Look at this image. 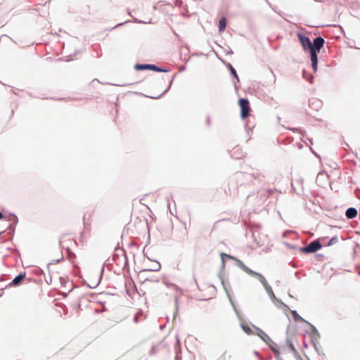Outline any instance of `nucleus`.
Returning <instances> with one entry per match:
<instances>
[{
	"label": "nucleus",
	"mask_w": 360,
	"mask_h": 360,
	"mask_svg": "<svg viewBox=\"0 0 360 360\" xmlns=\"http://www.w3.org/2000/svg\"><path fill=\"white\" fill-rule=\"evenodd\" d=\"M236 261L238 266L240 269H241L244 272L252 276L257 277L259 279V281L263 284V285L266 286L267 285V281L266 278L261 274L251 270L241 260L236 259Z\"/></svg>",
	"instance_id": "obj_1"
},
{
	"label": "nucleus",
	"mask_w": 360,
	"mask_h": 360,
	"mask_svg": "<svg viewBox=\"0 0 360 360\" xmlns=\"http://www.w3.org/2000/svg\"><path fill=\"white\" fill-rule=\"evenodd\" d=\"M238 105L240 108V116L242 119L246 118L249 115L250 110L249 101L246 98H240Z\"/></svg>",
	"instance_id": "obj_2"
},
{
	"label": "nucleus",
	"mask_w": 360,
	"mask_h": 360,
	"mask_svg": "<svg viewBox=\"0 0 360 360\" xmlns=\"http://www.w3.org/2000/svg\"><path fill=\"white\" fill-rule=\"evenodd\" d=\"M321 248V245L318 240L311 242L308 245L302 249V252L307 253L315 252Z\"/></svg>",
	"instance_id": "obj_3"
},
{
	"label": "nucleus",
	"mask_w": 360,
	"mask_h": 360,
	"mask_svg": "<svg viewBox=\"0 0 360 360\" xmlns=\"http://www.w3.org/2000/svg\"><path fill=\"white\" fill-rule=\"evenodd\" d=\"M297 36L302 44V46L304 50L309 49L310 46H311V41L309 39L308 37H306L305 35L302 34L300 32H298L297 34Z\"/></svg>",
	"instance_id": "obj_4"
},
{
	"label": "nucleus",
	"mask_w": 360,
	"mask_h": 360,
	"mask_svg": "<svg viewBox=\"0 0 360 360\" xmlns=\"http://www.w3.org/2000/svg\"><path fill=\"white\" fill-rule=\"evenodd\" d=\"M324 39L322 37H316L314 39V42L311 43V46L309 50H314V51H319L320 49L323 46Z\"/></svg>",
	"instance_id": "obj_5"
},
{
	"label": "nucleus",
	"mask_w": 360,
	"mask_h": 360,
	"mask_svg": "<svg viewBox=\"0 0 360 360\" xmlns=\"http://www.w3.org/2000/svg\"><path fill=\"white\" fill-rule=\"evenodd\" d=\"M135 69L137 70H155L156 72H162V71L160 68H158L157 66H155L154 65H150V64H146V65L137 64L135 65Z\"/></svg>",
	"instance_id": "obj_6"
},
{
	"label": "nucleus",
	"mask_w": 360,
	"mask_h": 360,
	"mask_svg": "<svg viewBox=\"0 0 360 360\" xmlns=\"http://www.w3.org/2000/svg\"><path fill=\"white\" fill-rule=\"evenodd\" d=\"M255 334L257 335L266 344H269L270 342H272V340L269 337V335L258 328H255Z\"/></svg>",
	"instance_id": "obj_7"
},
{
	"label": "nucleus",
	"mask_w": 360,
	"mask_h": 360,
	"mask_svg": "<svg viewBox=\"0 0 360 360\" xmlns=\"http://www.w3.org/2000/svg\"><path fill=\"white\" fill-rule=\"evenodd\" d=\"M317 52L318 51H314V50H310L311 67L314 72H316L317 70V65H318Z\"/></svg>",
	"instance_id": "obj_8"
},
{
	"label": "nucleus",
	"mask_w": 360,
	"mask_h": 360,
	"mask_svg": "<svg viewBox=\"0 0 360 360\" xmlns=\"http://www.w3.org/2000/svg\"><path fill=\"white\" fill-rule=\"evenodd\" d=\"M345 214L348 219H354L357 216V210L354 207H350L347 210Z\"/></svg>",
	"instance_id": "obj_9"
},
{
	"label": "nucleus",
	"mask_w": 360,
	"mask_h": 360,
	"mask_svg": "<svg viewBox=\"0 0 360 360\" xmlns=\"http://www.w3.org/2000/svg\"><path fill=\"white\" fill-rule=\"evenodd\" d=\"M226 19L225 17H222L219 22V32L221 33L223 32L226 29Z\"/></svg>",
	"instance_id": "obj_10"
},
{
	"label": "nucleus",
	"mask_w": 360,
	"mask_h": 360,
	"mask_svg": "<svg viewBox=\"0 0 360 360\" xmlns=\"http://www.w3.org/2000/svg\"><path fill=\"white\" fill-rule=\"evenodd\" d=\"M25 277V274H20L12 281L13 285H18Z\"/></svg>",
	"instance_id": "obj_11"
},
{
	"label": "nucleus",
	"mask_w": 360,
	"mask_h": 360,
	"mask_svg": "<svg viewBox=\"0 0 360 360\" xmlns=\"http://www.w3.org/2000/svg\"><path fill=\"white\" fill-rule=\"evenodd\" d=\"M271 349V350L274 352V354H279V347L272 340V342H270L269 344H268Z\"/></svg>",
	"instance_id": "obj_12"
},
{
	"label": "nucleus",
	"mask_w": 360,
	"mask_h": 360,
	"mask_svg": "<svg viewBox=\"0 0 360 360\" xmlns=\"http://www.w3.org/2000/svg\"><path fill=\"white\" fill-rule=\"evenodd\" d=\"M242 328L248 335L255 334V330L253 331L251 329L250 326L247 325V324H243L242 325Z\"/></svg>",
	"instance_id": "obj_13"
},
{
	"label": "nucleus",
	"mask_w": 360,
	"mask_h": 360,
	"mask_svg": "<svg viewBox=\"0 0 360 360\" xmlns=\"http://www.w3.org/2000/svg\"><path fill=\"white\" fill-rule=\"evenodd\" d=\"M338 237H337V236H334V237H333V238L330 240V241L328 243L327 245H328V246H330V245H333V244H335V243L338 242Z\"/></svg>",
	"instance_id": "obj_14"
},
{
	"label": "nucleus",
	"mask_w": 360,
	"mask_h": 360,
	"mask_svg": "<svg viewBox=\"0 0 360 360\" xmlns=\"http://www.w3.org/2000/svg\"><path fill=\"white\" fill-rule=\"evenodd\" d=\"M221 257L222 258V259H224V257H229V258H232L231 256L228 255L226 253H221Z\"/></svg>",
	"instance_id": "obj_15"
},
{
	"label": "nucleus",
	"mask_w": 360,
	"mask_h": 360,
	"mask_svg": "<svg viewBox=\"0 0 360 360\" xmlns=\"http://www.w3.org/2000/svg\"><path fill=\"white\" fill-rule=\"evenodd\" d=\"M231 73L234 75L235 77L238 78L236 72L233 68H231Z\"/></svg>",
	"instance_id": "obj_16"
},
{
	"label": "nucleus",
	"mask_w": 360,
	"mask_h": 360,
	"mask_svg": "<svg viewBox=\"0 0 360 360\" xmlns=\"http://www.w3.org/2000/svg\"><path fill=\"white\" fill-rule=\"evenodd\" d=\"M143 200H144V199H143V198H141V199L140 200V202H141V204H144Z\"/></svg>",
	"instance_id": "obj_17"
},
{
	"label": "nucleus",
	"mask_w": 360,
	"mask_h": 360,
	"mask_svg": "<svg viewBox=\"0 0 360 360\" xmlns=\"http://www.w3.org/2000/svg\"><path fill=\"white\" fill-rule=\"evenodd\" d=\"M3 218V214L1 212H0V219H1Z\"/></svg>",
	"instance_id": "obj_18"
},
{
	"label": "nucleus",
	"mask_w": 360,
	"mask_h": 360,
	"mask_svg": "<svg viewBox=\"0 0 360 360\" xmlns=\"http://www.w3.org/2000/svg\"><path fill=\"white\" fill-rule=\"evenodd\" d=\"M134 321H135V322H137V321H138L137 317H135Z\"/></svg>",
	"instance_id": "obj_19"
},
{
	"label": "nucleus",
	"mask_w": 360,
	"mask_h": 360,
	"mask_svg": "<svg viewBox=\"0 0 360 360\" xmlns=\"http://www.w3.org/2000/svg\"><path fill=\"white\" fill-rule=\"evenodd\" d=\"M226 352H225V353L224 354V357L225 358V357H226Z\"/></svg>",
	"instance_id": "obj_20"
}]
</instances>
